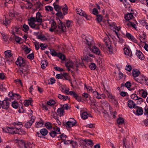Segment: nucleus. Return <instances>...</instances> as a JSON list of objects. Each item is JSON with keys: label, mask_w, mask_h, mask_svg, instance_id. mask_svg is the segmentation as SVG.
Returning a JSON list of instances; mask_svg holds the SVG:
<instances>
[{"label": "nucleus", "mask_w": 148, "mask_h": 148, "mask_svg": "<svg viewBox=\"0 0 148 148\" xmlns=\"http://www.w3.org/2000/svg\"><path fill=\"white\" fill-rule=\"evenodd\" d=\"M29 21V22H28V24L32 28L37 30L39 29L40 24H36L34 23L37 22L41 23L42 22V16L40 13L38 12L36 13V18L34 17H31Z\"/></svg>", "instance_id": "obj_1"}, {"label": "nucleus", "mask_w": 148, "mask_h": 148, "mask_svg": "<svg viewBox=\"0 0 148 148\" xmlns=\"http://www.w3.org/2000/svg\"><path fill=\"white\" fill-rule=\"evenodd\" d=\"M65 65L67 68L68 70L69 71L70 70V68L77 70V68L80 66H83V64L80 63H78L77 61L73 62L72 61L70 60Z\"/></svg>", "instance_id": "obj_2"}, {"label": "nucleus", "mask_w": 148, "mask_h": 148, "mask_svg": "<svg viewBox=\"0 0 148 148\" xmlns=\"http://www.w3.org/2000/svg\"><path fill=\"white\" fill-rule=\"evenodd\" d=\"M29 66L27 63L23 65V66L21 67V69L20 70V72L21 73V75L24 78H25V76L28 72Z\"/></svg>", "instance_id": "obj_3"}, {"label": "nucleus", "mask_w": 148, "mask_h": 148, "mask_svg": "<svg viewBox=\"0 0 148 148\" xmlns=\"http://www.w3.org/2000/svg\"><path fill=\"white\" fill-rule=\"evenodd\" d=\"M140 74V71L137 69H133L132 72V75L134 79L138 82H140V80L138 77Z\"/></svg>", "instance_id": "obj_4"}, {"label": "nucleus", "mask_w": 148, "mask_h": 148, "mask_svg": "<svg viewBox=\"0 0 148 148\" xmlns=\"http://www.w3.org/2000/svg\"><path fill=\"white\" fill-rule=\"evenodd\" d=\"M58 22V29L56 30V31H59L60 32H65L66 30V28L64 24H63L60 20Z\"/></svg>", "instance_id": "obj_5"}, {"label": "nucleus", "mask_w": 148, "mask_h": 148, "mask_svg": "<svg viewBox=\"0 0 148 148\" xmlns=\"http://www.w3.org/2000/svg\"><path fill=\"white\" fill-rule=\"evenodd\" d=\"M14 125H17L19 126L18 127H17V130L16 134H23L25 133V132L21 128L22 126V125L21 123H13Z\"/></svg>", "instance_id": "obj_6"}, {"label": "nucleus", "mask_w": 148, "mask_h": 148, "mask_svg": "<svg viewBox=\"0 0 148 148\" xmlns=\"http://www.w3.org/2000/svg\"><path fill=\"white\" fill-rule=\"evenodd\" d=\"M85 43L88 45L90 50H91V47H93V45L94 44V42L92 38H91L88 37H86L85 39L83 40Z\"/></svg>", "instance_id": "obj_7"}, {"label": "nucleus", "mask_w": 148, "mask_h": 148, "mask_svg": "<svg viewBox=\"0 0 148 148\" xmlns=\"http://www.w3.org/2000/svg\"><path fill=\"white\" fill-rule=\"evenodd\" d=\"M85 43L88 45L90 50H91V47H93V45L94 44V42L92 38H91L88 37H86L85 39L83 40Z\"/></svg>", "instance_id": "obj_8"}, {"label": "nucleus", "mask_w": 148, "mask_h": 148, "mask_svg": "<svg viewBox=\"0 0 148 148\" xmlns=\"http://www.w3.org/2000/svg\"><path fill=\"white\" fill-rule=\"evenodd\" d=\"M26 63L23 60V58L21 57H19L16 62V64L20 67L21 68L22 66H23V65H25Z\"/></svg>", "instance_id": "obj_9"}, {"label": "nucleus", "mask_w": 148, "mask_h": 148, "mask_svg": "<svg viewBox=\"0 0 148 148\" xmlns=\"http://www.w3.org/2000/svg\"><path fill=\"white\" fill-rule=\"evenodd\" d=\"M9 101L8 100H4L1 102V106L2 108L5 109H7L9 108Z\"/></svg>", "instance_id": "obj_10"}, {"label": "nucleus", "mask_w": 148, "mask_h": 148, "mask_svg": "<svg viewBox=\"0 0 148 148\" xmlns=\"http://www.w3.org/2000/svg\"><path fill=\"white\" fill-rule=\"evenodd\" d=\"M80 143L83 144H86L87 145H89L90 146V147H92L91 146H92L93 143L92 141L91 140H89L88 139H85L84 140H81L79 141Z\"/></svg>", "instance_id": "obj_11"}, {"label": "nucleus", "mask_w": 148, "mask_h": 148, "mask_svg": "<svg viewBox=\"0 0 148 148\" xmlns=\"http://www.w3.org/2000/svg\"><path fill=\"white\" fill-rule=\"evenodd\" d=\"M105 43L107 48V50L109 51V53L110 54H112L116 52V49L115 48H113L110 45H109L107 44V42H106Z\"/></svg>", "instance_id": "obj_12"}, {"label": "nucleus", "mask_w": 148, "mask_h": 148, "mask_svg": "<svg viewBox=\"0 0 148 148\" xmlns=\"http://www.w3.org/2000/svg\"><path fill=\"white\" fill-rule=\"evenodd\" d=\"M17 127H7V131H6V132H8V133L11 134H16Z\"/></svg>", "instance_id": "obj_13"}, {"label": "nucleus", "mask_w": 148, "mask_h": 148, "mask_svg": "<svg viewBox=\"0 0 148 148\" xmlns=\"http://www.w3.org/2000/svg\"><path fill=\"white\" fill-rule=\"evenodd\" d=\"M117 41H118L119 43L122 44L124 42V40L122 38H120L119 36H118L117 38H115V39L114 40V43L115 46L117 44Z\"/></svg>", "instance_id": "obj_14"}, {"label": "nucleus", "mask_w": 148, "mask_h": 148, "mask_svg": "<svg viewBox=\"0 0 148 148\" xmlns=\"http://www.w3.org/2000/svg\"><path fill=\"white\" fill-rule=\"evenodd\" d=\"M124 53L125 55L130 57H131L132 56V53L130 49L126 47L124 48Z\"/></svg>", "instance_id": "obj_15"}, {"label": "nucleus", "mask_w": 148, "mask_h": 148, "mask_svg": "<svg viewBox=\"0 0 148 148\" xmlns=\"http://www.w3.org/2000/svg\"><path fill=\"white\" fill-rule=\"evenodd\" d=\"M125 18L126 20L129 21V20L134 18L132 13H128L125 15Z\"/></svg>", "instance_id": "obj_16"}, {"label": "nucleus", "mask_w": 148, "mask_h": 148, "mask_svg": "<svg viewBox=\"0 0 148 148\" xmlns=\"http://www.w3.org/2000/svg\"><path fill=\"white\" fill-rule=\"evenodd\" d=\"M92 51L93 52L97 55H99L100 54V51L96 46H93Z\"/></svg>", "instance_id": "obj_17"}, {"label": "nucleus", "mask_w": 148, "mask_h": 148, "mask_svg": "<svg viewBox=\"0 0 148 148\" xmlns=\"http://www.w3.org/2000/svg\"><path fill=\"white\" fill-rule=\"evenodd\" d=\"M73 119L72 121H69L66 123L67 125L69 127H72L74 126L75 124V120H74L73 118L72 119Z\"/></svg>", "instance_id": "obj_18"}, {"label": "nucleus", "mask_w": 148, "mask_h": 148, "mask_svg": "<svg viewBox=\"0 0 148 148\" xmlns=\"http://www.w3.org/2000/svg\"><path fill=\"white\" fill-rule=\"evenodd\" d=\"M101 103L103 106H105V107L107 108H109L110 111L111 112L110 108H111L110 107L108 103L106 101L104 100H101Z\"/></svg>", "instance_id": "obj_19"}, {"label": "nucleus", "mask_w": 148, "mask_h": 148, "mask_svg": "<svg viewBox=\"0 0 148 148\" xmlns=\"http://www.w3.org/2000/svg\"><path fill=\"white\" fill-rule=\"evenodd\" d=\"M34 122V119L32 118L30 121L27 122L25 124V126L27 128H30Z\"/></svg>", "instance_id": "obj_20"}, {"label": "nucleus", "mask_w": 148, "mask_h": 148, "mask_svg": "<svg viewBox=\"0 0 148 148\" xmlns=\"http://www.w3.org/2000/svg\"><path fill=\"white\" fill-rule=\"evenodd\" d=\"M16 143L18 145L19 147L21 148H23L25 146V143L22 140H18Z\"/></svg>", "instance_id": "obj_21"}, {"label": "nucleus", "mask_w": 148, "mask_h": 148, "mask_svg": "<svg viewBox=\"0 0 148 148\" xmlns=\"http://www.w3.org/2000/svg\"><path fill=\"white\" fill-rule=\"evenodd\" d=\"M136 114L138 115H140L143 114V110L142 108L140 107H137L136 108Z\"/></svg>", "instance_id": "obj_22"}, {"label": "nucleus", "mask_w": 148, "mask_h": 148, "mask_svg": "<svg viewBox=\"0 0 148 148\" xmlns=\"http://www.w3.org/2000/svg\"><path fill=\"white\" fill-rule=\"evenodd\" d=\"M126 36L128 39L131 40L133 42H136L137 40L130 33H127L126 34Z\"/></svg>", "instance_id": "obj_23"}, {"label": "nucleus", "mask_w": 148, "mask_h": 148, "mask_svg": "<svg viewBox=\"0 0 148 148\" xmlns=\"http://www.w3.org/2000/svg\"><path fill=\"white\" fill-rule=\"evenodd\" d=\"M89 116L92 117L90 115L86 112H84L81 114V118L83 119H87Z\"/></svg>", "instance_id": "obj_24"}, {"label": "nucleus", "mask_w": 148, "mask_h": 148, "mask_svg": "<svg viewBox=\"0 0 148 148\" xmlns=\"http://www.w3.org/2000/svg\"><path fill=\"white\" fill-rule=\"evenodd\" d=\"M128 106L130 108H135L136 104L132 100H130L128 102Z\"/></svg>", "instance_id": "obj_25"}, {"label": "nucleus", "mask_w": 148, "mask_h": 148, "mask_svg": "<svg viewBox=\"0 0 148 148\" xmlns=\"http://www.w3.org/2000/svg\"><path fill=\"white\" fill-rule=\"evenodd\" d=\"M136 55L140 59L143 60V55L142 53L140 51H137L136 53Z\"/></svg>", "instance_id": "obj_26"}, {"label": "nucleus", "mask_w": 148, "mask_h": 148, "mask_svg": "<svg viewBox=\"0 0 148 148\" xmlns=\"http://www.w3.org/2000/svg\"><path fill=\"white\" fill-rule=\"evenodd\" d=\"M57 112L60 116L64 115L63 113L64 112V109L62 108H60L57 110Z\"/></svg>", "instance_id": "obj_27"}, {"label": "nucleus", "mask_w": 148, "mask_h": 148, "mask_svg": "<svg viewBox=\"0 0 148 148\" xmlns=\"http://www.w3.org/2000/svg\"><path fill=\"white\" fill-rule=\"evenodd\" d=\"M11 51L10 50H8L4 52L5 57L8 58L12 56V54L11 53Z\"/></svg>", "instance_id": "obj_28"}, {"label": "nucleus", "mask_w": 148, "mask_h": 148, "mask_svg": "<svg viewBox=\"0 0 148 148\" xmlns=\"http://www.w3.org/2000/svg\"><path fill=\"white\" fill-rule=\"evenodd\" d=\"M9 96L10 97H17L18 99H20V96L19 94H13L12 92H10L8 94Z\"/></svg>", "instance_id": "obj_29"}, {"label": "nucleus", "mask_w": 148, "mask_h": 148, "mask_svg": "<svg viewBox=\"0 0 148 148\" xmlns=\"http://www.w3.org/2000/svg\"><path fill=\"white\" fill-rule=\"evenodd\" d=\"M107 22L109 25L110 26V28L112 29H114V28L115 27L116 24L115 23L112 22L111 21L108 20Z\"/></svg>", "instance_id": "obj_30"}, {"label": "nucleus", "mask_w": 148, "mask_h": 148, "mask_svg": "<svg viewBox=\"0 0 148 148\" xmlns=\"http://www.w3.org/2000/svg\"><path fill=\"white\" fill-rule=\"evenodd\" d=\"M58 97L59 99H63L64 100H66L69 99V98H68V96H65L61 94L58 95Z\"/></svg>", "instance_id": "obj_31"}, {"label": "nucleus", "mask_w": 148, "mask_h": 148, "mask_svg": "<svg viewBox=\"0 0 148 148\" xmlns=\"http://www.w3.org/2000/svg\"><path fill=\"white\" fill-rule=\"evenodd\" d=\"M93 95L96 98L99 99H101V94L99 93L98 92L96 91L93 92Z\"/></svg>", "instance_id": "obj_32"}, {"label": "nucleus", "mask_w": 148, "mask_h": 148, "mask_svg": "<svg viewBox=\"0 0 148 148\" xmlns=\"http://www.w3.org/2000/svg\"><path fill=\"white\" fill-rule=\"evenodd\" d=\"M44 124V122L40 120L39 122H36V127L37 128L41 127Z\"/></svg>", "instance_id": "obj_33"}, {"label": "nucleus", "mask_w": 148, "mask_h": 148, "mask_svg": "<svg viewBox=\"0 0 148 148\" xmlns=\"http://www.w3.org/2000/svg\"><path fill=\"white\" fill-rule=\"evenodd\" d=\"M63 14L64 15L67 14V10H68V8L67 7V6L66 4H65L64 5V7L62 9Z\"/></svg>", "instance_id": "obj_34"}, {"label": "nucleus", "mask_w": 148, "mask_h": 148, "mask_svg": "<svg viewBox=\"0 0 148 148\" xmlns=\"http://www.w3.org/2000/svg\"><path fill=\"white\" fill-rule=\"evenodd\" d=\"M40 133L42 135L45 136L47 134L48 132L46 129L43 128L40 130Z\"/></svg>", "instance_id": "obj_35"}, {"label": "nucleus", "mask_w": 148, "mask_h": 148, "mask_svg": "<svg viewBox=\"0 0 148 148\" xmlns=\"http://www.w3.org/2000/svg\"><path fill=\"white\" fill-rule=\"evenodd\" d=\"M41 68L42 69H44L47 65V62L46 60H44L41 61Z\"/></svg>", "instance_id": "obj_36"}, {"label": "nucleus", "mask_w": 148, "mask_h": 148, "mask_svg": "<svg viewBox=\"0 0 148 148\" xmlns=\"http://www.w3.org/2000/svg\"><path fill=\"white\" fill-rule=\"evenodd\" d=\"M143 92L142 94V96L144 98H145L147 95V92L145 91H144L143 89L139 90V92Z\"/></svg>", "instance_id": "obj_37"}, {"label": "nucleus", "mask_w": 148, "mask_h": 148, "mask_svg": "<svg viewBox=\"0 0 148 148\" xmlns=\"http://www.w3.org/2000/svg\"><path fill=\"white\" fill-rule=\"evenodd\" d=\"M117 122L119 125H122L124 123V119L121 117H119L117 120Z\"/></svg>", "instance_id": "obj_38"}, {"label": "nucleus", "mask_w": 148, "mask_h": 148, "mask_svg": "<svg viewBox=\"0 0 148 148\" xmlns=\"http://www.w3.org/2000/svg\"><path fill=\"white\" fill-rule=\"evenodd\" d=\"M57 56L61 60H65V55L61 53H58Z\"/></svg>", "instance_id": "obj_39"}, {"label": "nucleus", "mask_w": 148, "mask_h": 148, "mask_svg": "<svg viewBox=\"0 0 148 148\" xmlns=\"http://www.w3.org/2000/svg\"><path fill=\"white\" fill-rule=\"evenodd\" d=\"M32 100L31 99L28 100H25L24 102V105L25 106H28L29 104L32 102Z\"/></svg>", "instance_id": "obj_40"}, {"label": "nucleus", "mask_w": 148, "mask_h": 148, "mask_svg": "<svg viewBox=\"0 0 148 148\" xmlns=\"http://www.w3.org/2000/svg\"><path fill=\"white\" fill-rule=\"evenodd\" d=\"M96 16V20L98 23H99L102 21L103 18L101 15L99 14L97 15Z\"/></svg>", "instance_id": "obj_41"}, {"label": "nucleus", "mask_w": 148, "mask_h": 148, "mask_svg": "<svg viewBox=\"0 0 148 148\" xmlns=\"http://www.w3.org/2000/svg\"><path fill=\"white\" fill-rule=\"evenodd\" d=\"M25 146L24 147L25 148H32L34 147V144H31L29 143H27V144L25 143Z\"/></svg>", "instance_id": "obj_42"}, {"label": "nucleus", "mask_w": 148, "mask_h": 148, "mask_svg": "<svg viewBox=\"0 0 148 148\" xmlns=\"http://www.w3.org/2000/svg\"><path fill=\"white\" fill-rule=\"evenodd\" d=\"M109 99H110V101L113 102H114L116 103H118V101L116 100V98L115 97L113 96L112 95L111 96V97H110Z\"/></svg>", "instance_id": "obj_43"}, {"label": "nucleus", "mask_w": 148, "mask_h": 148, "mask_svg": "<svg viewBox=\"0 0 148 148\" xmlns=\"http://www.w3.org/2000/svg\"><path fill=\"white\" fill-rule=\"evenodd\" d=\"M76 10L77 14L81 16L83 15L84 12V11L79 8L77 9Z\"/></svg>", "instance_id": "obj_44"}, {"label": "nucleus", "mask_w": 148, "mask_h": 148, "mask_svg": "<svg viewBox=\"0 0 148 148\" xmlns=\"http://www.w3.org/2000/svg\"><path fill=\"white\" fill-rule=\"evenodd\" d=\"M12 106L13 108L16 109L18 107V104L16 101H14L12 103Z\"/></svg>", "instance_id": "obj_45"}, {"label": "nucleus", "mask_w": 148, "mask_h": 148, "mask_svg": "<svg viewBox=\"0 0 148 148\" xmlns=\"http://www.w3.org/2000/svg\"><path fill=\"white\" fill-rule=\"evenodd\" d=\"M91 70H94L96 67V66L95 64L91 63L89 66Z\"/></svg>", "instance_id": "obj_46"}, {"label": "nucleus", "mask_w": 148, "mask_h": 148, "mask_svg": "<svg viewBox=\"0 0 148 148\" xmlns=\"http://www.w3.org/2000/svg\"><path fill=\"white\" fill-rule=\"evenodd\" d=\"M55 10L56 11H59L62 8V7L59 6L58 5H54L53 4Z\"/></svg>", "instance_id": "obj_47"}, {"label": "nucleus", "mask_w": 148, "mask_h": 148, "mask_svg": "<svg viewBox=\"0 0 148 148\" xmlns=\"http://www.w3.org/2000/svg\"><path fill=\"white\" fill-rule=\"evenodd\" d=\"M51 24V27H53V28H56L57 26L56 22L53 20H51L50 21Z\"/></svg>", "instance_id": "obj_48"}, {"label": "nucleus", "mask_w": 148, "mask_h": 148, "mask_svg": "<svg viewBox=\"0 0 148 148\" xmlns=\"http://www.w3.org/2000/svg\"><path fill=\"white\" fill-rule=\"evenodd\" d=\"M72 22L71 21L67 20L66 22V25L67 27L69 28L71 27L72 25Z\"/></svg>", "instance_id": "obj_49"}, {"label": "nucleus", "mask_w": 148, "mask_h": 148, "mask_svg": "<svg viewBox=\"0 0 148 148\" xmlns=\"http://www.w3.org/2000/svg\"><path fill=\"white\" fill-rule=\"evenodd\" d=\"M23 50L25 52V53L27 54L30 52L31 49L27 47H25L23 49Z\"/></svg>", "instance_id": "obj_50"}, {"label": "nucleus", "mask_w": 148, "mask_h": 148, "mask_svg": "<svg viewBox=\"0 0 148 148\" xmlns=\"http://www.w3.org/2000/svg\"><path fill=\"white\" fill-rule=\"evenodd\" d=\"M10 23V21L6 19V18L5 17V20L3 21V23L5 26H7Z\"/></svg>", "instance_id": "obj_51"}, {"label": "nucleus", "mask_w": 148, "mask_h": 148, "mask_svg": "<svg viewBox=\"0 0 148 148\" xmlns=\"http://www.w3.org/2000/svg\"><path fill=\"white\" fill-rule=\"evenodd\" d=\"M23 30L25 32L28 31L29 29V27L28 25L24 24L23 25Z\"/></svg>", "instance_id": "obj_52"}, {"label": "nucleus", "mask_w": 148, "mask_h": 148, "mask_svg": "<svg viewBox=\"0 0 148 148\" xmlns=\"http://www.w3.org/2000/svg\"><path fill=\"white\" fill-rule=\"evenodd\" d=\"M45 126L48 129H50L52 128L51 125L49 122L46 123L45 124Z\"/></svg>", "instance_id": "obj_53"}, {"label": "nucleus", "mask_w": 148, "mask_h": 148, "mask_svg": "<svg viewBox=\"0 0 148 148\" xmlns=\"http://www.w3.org/2000/svg\"><path fill=\"white\" fill-rule=\"evenodd\" d=\"M73 147H77V142L76 141L74 142L72 140H71V144Z\"/></svg>", "instance_id": "obj_54"}, {"label": "nucleus", "mask_w": 148, "mask_h": 148, "mask_svg": "<svg viewBox=\"0 0 148 148\" xmlns=\"http://www.w3.org/2000/svg\"><path fill=\"white\" fill-rule=\"evenodd\" d=\"M45 10L47 11H52L53 10V8L50 6H46L45 7Z\"/></svg>", "instance_id": "obj_55"}, {"label": "nucleus", "mask_w": 148, "mask_h": 148, "mask_svg": "<svg viewBox=\"0 0 148 148\" xmlns=\"http://www.w3.org/2000/svg\"><path fill=\"white\" fill-rule=\"evenodd\" d=\"M131 98L133 99L137 100L138 99V97L135 94H132L131 95Z\"/></svg>", "instance_id": "obj_56"}, {"label": "nucleus", "mask_w": 148, "mask_h": 148, "mask_svg": "<svg viewBox=\"0 0 148 148\" xmlns=\"http://www.w3.org/2000/svg\"><path fill=\"white\" fill-rule=\"evenodd\" d=\"M82 16L85 17V18L87 20H89L91 18V17L86 14L85 12L83 14V15Z\"/></svg>", "instance_id": "obj_57"}, {"label": "nucleus", "mask_w": 148, "mask_h": 148, "mask_svg": "<svg viewBox=\"0 0 148 148\" xmlns=\"http://www.w3.org/2000/svg\"><path fill=\"white\" fill-rule=\"evenodd\" d=\"M132 69V67L130 65H127L126 66L125 70H127L128 71H130Z\"/></svg>", "instance_id": "obj_58"}, {"label": "nucleus", "mask_w": 148, "mask_h": 148, "mask_svg": "<svg viewBox=\"0 0 148 148\" xmlns=\"http://www.w3.org/2000/svg\"><path fill=\"white\" fill-rule=\"evenodd\" d=\"M53 129H54V131L56 132V133L57 134H60V128L57 127H55L53 128Z\"/></svg>", "instance_id": "obj_59"}, {"label": "nucleus", "mask_w": 148, "mask_h": 148, "mask_svg": "<svg viewBox=\"0 0 148 148\" xmlns=\"http://www.w3.org/2000/svg\"><path fill=\"white\" fill-rule=\"evenodd\" d=\"M51 54L53 56H57L58 53H57L53 49H50Z\"/></svg>", "instance_id": "obj_60"}, {"label": "nucleus", "mask_w": 148, "mask_h": 148, "mask_svg": "<svg viewBox=\"0 0 148 148\" xmlns=\"http://www.w3.org/2000/svg\"><path fill=\"white\" fill-rule=\"evenodd\" d=\"M105 93L107 95L108 98L109 99L110 97H111V96H112V95L111 92L109 91H108V90H106L105 91Z\"/></svg>", "instance_id": "obj_61"}, {"label": "nucleus", "mask_w": 148, "mask_h": 148, "mask_svg": "<svg viewBox=\"0 0 148 148\" xmlns=\"http://www.w3.org/2000/svg\"><path fill=\"white\" fill-rule=\"evenodd\" d=\"M105 93L107 95L108 98L109 99L110 97H111V96H112V95L111 92L109 91H108V90H106L105 91Z\"/></svg>", "instance_id": "obj_62"}, {"label": "nucleus", "mask_w": 148, "mask_h": 148, "mask_svg": "<svg viewBox=\"0 0 148 148\" xmlns=\"http://www.w3.org/2000/svg\"><path fill=\"white\" fill-rule=\"evenodd\" d=\"M61 108H62L64 109H65L66 110L68 109L69 106L67 104H66L64 105H61Z\"/></svg>", "instance_id": "obj_63"}, {"label": "nucleus", "mask_w": 148, "mask_h": 148, "mask_svg": "<svg viewBox=\"0 0 148 148\" xmlns=\"http://www.w3.org/2000/svg\"><path fill=\"white\" fill-rule=\"evenodd\" d=\"M69 94L74 97L75 98L77 97V96H78L77 95L75 92L73 91H70Z\"/></svg>", "instance_id": "obj_64"}]
</instances>
